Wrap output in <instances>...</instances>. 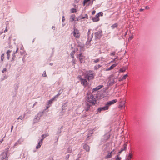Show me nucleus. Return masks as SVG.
Listing matches in <instances>:
<instances>
[{"label": "nucleus", "instance_id": "1", "mask_svg": "<svg viewBox=\"0 0 160 160\" xmlns=\"http://www.w3.org/2000/svg\"><path fill=\"white\" fill-rule=\"evenodd\" d=\"M86 101L92 105H94L96 103V98L92 94H88L86 97Z\"/></svg>", "mask_w": 160, "mask_h": 160}, {"label": "nucleus", "instance_id": "2", "mask_svg": "<svg viewBox=\"0 0 160 160\" xmlns=\"http://www.w3.org/2000/svg\"><path fill=\"white\" fill-rule=\"evenodd\" d=\"M8 153L7 151L3 152L1 155V159L2 160H6L8 159Z\"/></svg>", "mask_w": 160, "mask_h": 160}, {"label": "nucleus", "instance_id": "3", "mask_svg": "<svg viewBox=\"0 0 160 160\" xmlns=\"http://www.w3.org/2000/svg\"><path fill=\"white\" fill-rule=\"evenodd\" d=\"M94 73L93 71H89L88 73L87 74V77L88 80L93 79L94 78Z\"/></svg>", "mask_w": 160, "mask_h": 160}, {"label": "nucleus", "instance_id": "4", "mask_svg": "<svg viewBox=\"0 0 160 160\" xmlns=\"http://www.w3.org/2000/svg\"><path fill=\"white\" fill-rule=\"evenodd\" d=\"M95 37L96 39H99L102 35V32L99 30L95 33Z\"/></svg>", "mask_w": 160, "mask_h": 160}, {"label": "nucleus", "instance_id": "5", "mask_svg": "<svg viewBox=\"0 0 160 160\" xmlns=\"http://www.w3.org/2000/svg\"><path fill=\"white\" fill-rule=\"evenodd\" d=\"M73 34L74 36L77 38H79L80 36L79 31L77 29H75L74 30Z\"/></svg>", "mask_w": 160, "mask_h": 160}, {"label": "nucleus", "instance_id": "6", "mask_svg": "<svg viewBox=\"0 0 160 160\" xmlns=\"http://www.w3.org/2000/svg\"><path fill=\"white\" fill-rule=\"evenodd\" d=\"M87 41L90 42L91 40L93 37V33L90 34V30H88V34Z\"/></svg>", "mask_w": 160, "mask_h": 160}, {"label": "nucleus", "instance_id": "7", "mask_svg": "<svg viewBox=\"0 0 160 160\" xmlns=\"http://www.w3.org/2000/svg\"><path fill=\"white\" fill-rule=\"evenodd\" d=\"M117 102V100L116 99H114L111 101L108 102L106 104L108 108L112 105Z\"/></svg>", "mask_w": 160, "mask_h": 160}, {"label": "nucleus", "instance_id": "8", "mask_svg": "<svg viewBox=\"0 0 160 160\" xmlns=\"http://www.w3.org/2000/svg\"><path fill=\"white\" fill-rule=\"evenodd\" d=\"M80 80L81 81V84L84 86L88 85V82L86 79L81 78Z\"/></svg>", "mask_w": 160, "mask_h": 160}, {"label": "nucleus", "instance_id": "9", "mask_svg": "<svg viewBox=\"0 0 160 160\" xmlns=\"http://www.w3.org/2000/svg\"><path fill=\"white\" fill-rule=\"evenodd\" d=\"M78 59L79 60L80 63H81L83 62V59L84 58L83 55L82 54L80 53L78 55Z\"/></svg>", "mask_w": 160, "mask_h": 160}, {"label": "nucleus", "instance_id": "10", "mask_svg": "<svg viewBox=\"0 0 160 160\" xmlns=\"http://www.w3.org/2000/svg\"><path fill=\"white\" fill-rule=\"evenodd\" d=\"M115 153L114 150H112L111 152H109L108 154L105 157V158H108L112 156Z\"/></svg>", "mask_w": 160, "mask_h": 160}, {"label": "nucleus", "instance_id": "11", "mask_svg": "<svg viewBox=\"0 0 160 160\" xmlns=\"http://www.w3.org/2000/svg\"><path fill=\"white\" fill-rule=\"evenodd\" d=\"M108 107L107 105L106 104L105 106L98 108V111L100 112L102 110H107L108 109Z\"/></svg>", "mask_w": 160, "mask_h": 160}, {"label": "nucleus", "instance_id": "12", "mask_svg": "<svg viewBox=\"0 0 160 160\" xmlns=\"http://www.w3.org/2000/svg\"><path fill=\"white\" fill-rule=\"evenodd\" d=\"M99 16L97 14L96 15L95 17L92 18V20L94 22H96L99 21V19L98 18Z\"/></svg>", "mask_w": 160, "mask_h": 160}, {"label": "nucleus", "instance_id": "13", "mask_svg": "<svg viewBox=\"0 0 160 160\" xmlns=\"http://www.w3.org/2000/svg\"><path fill=\"white\" fill-rule=\"evenodd\" d=\"M117 64H112L109 68H107L106 70V71H109V70H111V69H112L114 67H115L117 65Z\"/></svg>", "mask_w": 160, "mask_h": 160}, {"label": "nucleus", "instance_id": "14", "mask_svg": "<svg viewBox=\"0 0 160 160\" xmlns=\"http://www.w3.org/2000/svg\"><path fill=\"white\" fill-rule=\"evenodd\" d=\"M83 148L87 151H89L90 150V147L88 145L86 144H85L83 145Z\"/></svg>", "mask_w": 160, "mask_h": 160}, {"label": "nucleus", "instance_id": "15", "mask_svg": "<svg viewBox=\"0 0 160 160\" xmlns=\"http://www.w3.org/2000/svg\"><path fill=\"white\" fill-rule=\"evenodd\" d=\"M23 139L22 138H20L18 141L14 144V146H16L18 144H21L22 142L23 141Z\"/></svg>", "mask_w": 160, "mask_h": 160}, {"label": "nucleus", "instance_id": "16", "mask_svg": "<svg viewBox=\"0 0 160 160\" xmlns=\"http://www.w3.org/2000/svg\"><path fill=\"white\" fill-rule=\"evenodd\" d=\"M127 69H128V67H123L122 68H121L120 69L119 71V72H124Z\"/></svg>", "mask_w": 160, "mask_h": 160}, {"label": "nucleus", "instance_id": "17", "mask_svg": "<svg viewBox=\"0 0 160 160\" xmlns=\"http://www.w3.org/2000/svg\"><path fill=\"white\" fill-rule=\"evenodd\" d=\"M124 147L123 149H121V150L119 152V153H121L123 151H125L126 148V146L127 144L126 143H125L124 144Z\"/></svg>", "mask_w": 160, "mask_h": 160}, {"label": "nucleus", "instance_id": "18", "mask_svg": "<svg viewBox=\"0 0 160 160\" xmlns=\"http://www.w3.org/2000/svg\"><path fill=\"white\" fill-rule=\"evenodd\" d=\"M90 107V105L88 103H86V107L85 109V110L86 111H88Z\"/></svg>", "mask_w": 160, "mask_h": 160}, {"label": "nucleus", "instance_id": "19", "mask_svg": "<svg viewBox=\"0 0 160 160\" xmlns=\"http://www.w3.org/2000/svg\"><path fill=\"white\" fill-rule=\"evenodd\" d=\"M75 19V15H71L70 18V21H73Z\"/></svg>", "mask_w": 160, "mask_h": 160}, {"label": "nucleus", "instance_id": "20", "mask_svg": "<svg viewBox=\"0 0 160 160\" xmlns=\"http://www.w3.org/2000/svg\"><path fill=\"white\" fill-rule=\"evenodd\" d=\"M25 118V115H21L18 118V119H20L21 120H23Z\"/></svg>", "mask_w": 160, "mask_h": 160}, {"label": "nucleus", "instance_id": "21", "mask_svg": "<svg viewBox=\"0 0 160 160\" xmlns=\"http://www.w3.org/2000/svg\"><path fill=\"white\" fill-rule=\"evenodd\" d=\"M62 92H63V89H60L59 91V93L57 95H56L55 96V97H58V96H59V95H60L61 94Z\"/></svg>", "mask_w": 160, "mask_h": 160}, {"label": "nucleus", "instance_id": "22", "mask_svg": "<svg viewBox=\"0 0 160 160\" xmlns=\"http://www.w3.org/2000/svg\"><path fill=\"white\" fill-rule=\"evenodd\" d=\"M75 53V52L74 51H72L71 52V53H70V56H71V57L72 58H74V54Z\"/></svg>", "mask_w": 160, "mask_h": 160}, {"label": "nucleus", "instance_id": "23", "mask_svg": "<svg viewBox=\"0 0 160 160\" xmlns=\"http://www.w3.org/2000/svg\"><path fill=\"white\" fill-rule=\"evenodd\" d=\"M101 66V65L100 64H98V65L95 66L94 67V69L95 70H97Z\"/></svg>", "mask_w": 160, "mask_h": 160}, {"label": "nucleus", "instance_id": "24", "mask_svg": "<svg viewBox=\"0 0 160 160\" xmlns=\"http://www.w3.org/2000/svg\"><path fill=\"white\" fill-rule=\"evenodd\" d=\"M11 52L10 50H8L7 52V58L8 59L9 58L10 55L9 53Z\"/></svg>", "mask_w": 160, "mask_h": 160}, {"label": "nucleus", "instance_id": "25", "mask_svg": "<svg viewBox=\"0 0 160 160\" xmlns=\"http://www.w3.org/2000/svg\"><path fill=\"white\" fill-rule=\"evenodd\" d=\"M71 11L72 13H75L76 12V10L74 8H72L71 9Z\"/></svg>", "mask_w": 160, "mask_h": 160}, {"label": "nucleus", "instance_id": "26", "mask_svg": "<svg viewBox=\"0 0 160 160\" xmlns=\"http://www.w3.org/2000/svg\"><path fill=\"white\" fill-rule=\"evenodd\" d=\"M117 26V24L116 23H115V24H113V25H112V26H111V28H112V29H114V28H116Z\"/></svg>", "mask_w": 160, "mask_h": 160}, {"label": "nucleus", "instance_id": "27", "mask_svg": "<svg viewBox=\"0 0 160 160\" xmlns=\"http://www.w3.org/2000/svg\"><path fill=\"white\" fill-rule=\"evenodd\" d=\"M42 144L40 143V142H38V145L36 146V148L37 149H38L40 148Z\"/></svg>", "mask_w": 160, "mask_h": 160}, {"label": "nucleus", "instance_id": "28", "mask_svg": "<svg viewBox=\"0 0 160 160\" xmlns=\"http://www.w3.org/2000/svg\"><path fill=\"white\" fill-rule=\"evenodd\" d=\"M132 155L131 153H130L129 155L128 156V159L129 160V159H132Z\"/></svg>", "mask_w": 160, "mask_h": 160}, {"label": "nucleus", "instance_id": "29", "mask_svg": "<svg viewBox=\"0 0 160 160\" xmlns=\"http://www.w3.org/2000/svg\"><path fill=\"white\" fill-rule=\"evenodd\" d=\"M127 76H128V75L127 74H125V75H124V76H123V77L121 79V80H122L126 79Z\"/></svg>", "mask_w": 160, "mask_h": 160}, {"label": "nucleus", "instance_id": "30", "mask_svg": "<svg viewBox=\"0 0 160 160\" xmlns=\"http://www.w3.org/2000/svg\"><path fill=\"white\" fill-rule=\"evenodd\" d=\"M90 0H84L83 2V6H85V4L89 1Z\"/></svg>", "mask_w": 160, "mask_h": 160}, {"label": "nucleus", "instance_id": "31", "mask_svg": "<svg viewBox=\"0 0 160 160\" xmlns=\"http://www.w3.org/2000/svg\"><path fill=\"white\" fill-rule=\"evenodd\" d=\"M49 135L48 134H43L42 135V138H44V139L46 137L48 136Z\"/></svg>", "mask_w": 160, "mask_h": 160}, {"label": "nucleus", "instance_id": "32", "mask_svg": "<svg viewBox=\"0 0 160 160\" xmlns=\"http://www.w3.org/2000/svg\"><path fill=\"white\" fill-rule=\"evenodd\" d=\"M72 64L74 65L76 63V61L74 59H73L72 61Z\"/></svg>", "mask_w": 160, "mask_h": 160}, {"label": "nucleus", "instance_id": "33", "mask_svg": "<svg viewBox=\"0 0 160 160\" xmlns=\"http://www.w3.org/2000/svg\"><path fill=\"white\" fill-rule=\"evenodd\" d=\"M98 90H99V89L97 87L95 88H94L93 89L92 92H93L94 91H97Z\"/></svg>", "mask_w": 160, "mask_h": 160}, {"label": "nucleus", "instance_id": "34", "mask_svg": "<svg viewBox=\"0 0 160 160\" xmlns=\"http://www.w3.org/2000/svg\"><path fill=\"white\" fill-rule=\"evenodd\" d=\"M4 54H2L1 55V61H3V59H4Z\"/></svg>", "mask_w": 160, "mask_h": 160}, {"label": "nucleus", "instance_id": "35", "mask_svg": "<svg viewBox=\"0 0 160 160\" xmlns=\"http://www.w3.org/2000/svg\"><path fill=\"white\" fill-rule=\"evenodd\" d=\"M54 99V98H52L49 100L48 102L49 104H51L52 103V101Z\"/></svg>", "mask_w": 160, "mask_h": 160}, {"label": "nucleus", "instance_id": "36", "mask_svg": "<svg viewBox=\"0 0 160 160\" xmlns=\"http://www.w3.org/2000/svg\"><path fill=\"white\" fill-rule=\"evenodd\" d=\"M97 14L99 16H102L103 15V13L102 12H100L98 13Z\"/></svg>", "mask_w": 160, "mask_h": 160}, {"label": "nucleus", "instance_id": "37", "mask_svg": "<svg viewBox=\"0 0 160 160\" xmlns=\"http://www.w3.org/2000/svg\"><path fill=\"white\" fill-rule=\"evenodd\" d=\"M119 107L120 108L125 107L124 104H120L119 105Z\"/></svg>", "mask_w": 160, "mask_h": 160}, {"label": "nucleus", "instance_id": "38", "mask_svg": "<svg viewBox=\"0 0 160 160\" xmlns=\"http://www.w3.org/2000/svg\"><path fill=\"white\" fill-rule=\"evenodd\" d=\"M103 87V85H99L97 87L99 89H100L102 87Z\"/></svg>", "mask_w": 160, "mask_h": 160}, {"label": "nucleus", "instance_id": "39", "mask_svg": "<svg viewBox=\"0 0 160 160\" xmlns=\"http://www.w3.org/2000/svg\"><path fill=\"white\" fill-rule=\"evenodd\" d=\"M47 76L46 75V72L45 71H44V72H43V74H42V76L43 77H46Z\"/></svg>", "mask_w": 160, "mask_h": 160}, {"label": "nucleus", "instance_id": "40", "mask_svg": "<svg viewBox=\"0 0 160 160\" xmlns=\"http://www.w3.org/2000/svg\"><path fill=\"white\" fill-rule=\"evenodd\" d=\"M6 71V68H4L2 71V73H4Z\"/></svg>", "mask_w": 160, "mask_h": 160}, {"label": "nucleus", "instance_id": "41", "mask_svg": "<svg viewBox=\"0 0 160 160\" xmlns=\"http://www.w3.org/2000/svg\"><path fill=\"white\" fill-rule=\"evenodd\" d=\"M99 59H97L94 61V62L95 63H97L98 62H99Z\"/></svg>", "mask_w": 160, "mask_h": 160}, {"label": "nucleus", "instance_id": "42", "mask_svg": "<svg viewBox=\"0 0 160 160\" xmlns=\"http://www.w3.org/2000/svg\"><path fill=\"white\" fill-rule=\"evenodd\" d=\"M105 136H107V138H106L107 139L110 136L109 134H107V135H105Z\"/></svg>", "mask_w": 160, "mask_h": 160}, {"label": "nucleus", "instance_id": "43", "mask_svg": "<svg viewBox=\"0 0 160 160\" xmlns=\"http://www.w3.org/2000/svg\"><path fill=\"white\" fill-rule=\"evenodd\" d=\"M133 38V36H132L130 37L129 38V40H131Z\"/></svg>", "mask_w": 160, "mask_h": 160}, {"label": "nucleus", "instance_id": "44", "mask_svg": "<svg viewBox=\"0 0 160 160\" xmlns=\"http://www.w3.org/2000/svg\"><path fill=\"white\" fill-rule=\"evenodd\" d=\"M118 158L116 159V160H120L121 159V158L120 157H119V155H118Z\"/></svg>", "mask_w": 160, "mask_h": 160}, {"label": "nucleus", "instance_id": "45", "mask_svg": "<svg viewBox=\"0 0 160 160\" xmlns=\"http://www.w3.org/2000/svg\"><path fill=\"white\" fill-rule=\"evenodd\" d=\"M65 19L64 18V16H63L62 17V22H63L64 20H65Z\"/></svg>", "mask_w": 160, "mask_h": 160}, {"label": "nucleus", "instance_id": "46", "mask_svg": "<svg viewBox=\"0 0 160 160\" xmlns=\"http://www.w3.org/2000/svg\"><path fill=\"white\" fill-rule=\"evenodd\" d=\"M145 8L147 9H149V8L148 6H147L146 7H145Z\"/></svg>", "mask_w": 160, "mask_h": 160}, {"label": "nucleus", "instance_id": "47", "mask_svg": "<svg viewBox=\"0 0 160 160\" xmlns=\"http://www.w3.org/2000/svg\"><path fill=\"white\" fill-rule=\"evenodd\" d=\"M95 13V11H92V15H93Z\"/></svg>", "mask_w": 160, "mask_h": 160}, {"label": "nucleus", "instance_id": "48", "mask_svg": "<svg viewBox=\"0 0 160 160\" xmlns=\"http://www.w3.org/2000/svg\"><path fill=\"white\" fill-rule=\"evenodd\" d=\"M7 28H6V29H5V30L4 31V33H5V32H7Z\"/></svg>", "mask_w": 160, "mask_h": 160}, {"label": "nucleus", "instance_id": "49", "mask_svg": "<svg viewBox=\"0 0 160 160\" xmlns=\"http://www.w3.org/2000/svg\"><path fill=\"white\" fill-rule=\"evenodd\" d=\"M42 140H40L39 141V142H40V143L42 144Z\"/></svg>", "mask_w": 160, "mask_h": 160}, {"label": "nucleus", "instance_id": "50", "mask_svg": "<svg viewBox=\"0 0 160 160\" xmlns=\"http://www.w3.org/2000/svg\"><path fill=\"white\" fill-rule=\"evenodd\" d=\"M13 128V126H12L11 127V132L12 131V130Z\"/></svg>", "mask_w": 160, "mask_h": 160}, {"label": "nucleus", "instance_id": "51", "mask_svg": "<svg viewBox=\"0 0 160 160\" xmlns=\"http://www.w3.org/2000/svg\"><path fill=\"white\" fill-rule=\"evenodd\" d=\"M3 141V140L2 139V140H1L0 141V143H1Z\"/></svg>", "mask_w": 160, "mask_h": 160}, {"label": "nucleus", "instance_id": "52", "mask_svg": "<svg viewBox=\"0 0 160 160\" xmlns=\"http://www.w3.org/2000/svg\"><path fill=\"white\" fill-rule=\"evenodd\" d=\"M111 54L112 55H114L115 54V53L114 52H113L111 53Z\"/></svg>", "mask_w": 160, "mask_h": 160}, {"label": "nucleus", "instance_id": "53", "mask_svg": "<svg viewBox=\"0 0 160 160\" xmlns=\"http://www.w3.org/2000/svg\"><path fill=\"white\" fill-rule=\"evenodd\" d=\"M143 10H144V9H140V11H142Z\"/></svg>", "mask_w": 160, "mask_h": 160}, {"label": "nucleus", "instance_id": "54", "mask_svg": "<svg viewBox=\"0 0 160 160\" xmlns=\"http://www.w3.org/2000/svg\"><path fill=\"white\" fill-rule=\"evenodd\" d=\"M92 3H93V2H91V3H89L88 4V5H89V4H91L92 5Z\"/></svg>", "mask_w": 160, "mask_h": 160}, {"label": "nucleus", "instance_id": "55", "mask_svg": "<svg viewBox=\"0 0 160 160\" xmlns=\"http://www.w3.org/2000/svg\"><path fill=\"white\" fill-rule=\"evenodd\" d=\"M85 18V17H82V18H82V19H84Z\"/></svg>", "mask_w": 160, "mask_h": 160}, {"label": "nucleus", "instance_id": "56", "mask_svg": "<svg viewBox=\"0 0 160 160\" xmlns=\"http://www.w3.org/2000/svg\"><path fill=\"white\" fill-rule=\"evenodd\" d=\"M44 139V138H42L41 139V140H42V141H43V140Z\"/></svg>", "mask_w": 160, "mask_h": 160}, {"label": "nucleus", "instance_id": "57", "mask_svg": "<svg viewBox=\"0 0 160 160\" xmlns=\"http://www.w3.org/2000/svg\"><path fill=\"white\" fill-rule=\"evenodd\" d=\"M36 103V102H35L33 104V106H34L35 105Z\"/></svg>", "mask_w": 160, "mask_h": 160}, {"label": "nucleus", "instance_id": "58", "mask_svg": "<svg viewBox=\"0 0 160 160\" xmlns=\"http://www.w3.org/2000/svg\"><path fill=\"white\" fill-rule=\"evenodd\" d=\"M85 17H88V15H87V14H86L85 15Z\"/></svg>", "mask_w": 160, "mask_h": 160}, {"label": "nucleus", "instance_id": "59", "mask_svg": "<svg viewBox=\"0 0 160 160\" xmlns=\"http://www.w3.org/2000/svg\"><path fill=\"white\" fill-rule=\"evenodd\" d=\"M76 21H78V18H77V19L76 20ZM75 21H76V20Z\"/></svg>", "mask_w": 160, "mask_h": 160}, {"label": "nucleus", "instance_id": "60", "mask_svg": "<svg viewBox=\"0 0 160 160\" xmlns=\"http://www.w3.org/2000/svg\"><path fill=\"white\" fill-rule=\"evenodd\" d=\"M48 108H49V107H48V106H47V107H46V108H47V109H48Z\"/></svg>", "mask_w": 160, "mask_h": 160}, {"label": "nucleus", "instance_id": "61", "mask_svg": "<svg viewBox=\"0 0 160 160\" xmlns=\"http://www.w3.org/2000/svg\"><path fill=\"white\" fill-rule=\"evenodd\" d=\"M54 28V27H52V29H53V28Z\"/></svg>", "mask_w": 160, "mask_h": 160}, {"label": "nucleus", "instance_id": "62", "mask_svg": "<svg viewBox=\"0 0 160 160\" xmlns=\"http://www.w3.org/2000/svg\"><path fill=\"white\" fill-rule=\"evenodd\" d=\"M68 157H69V155H68Z\"/></svg>", "mask_w": 160, "mask_h": 160}, {"label": "nucleus", "instance_id": "63", "mask_svg": "<svg viewBox=\"0 0 160 160\" xmlns=\"http://www.w3.org/2000/svg\"><path fill=\"white\" fill-rule=\"evenodd\" d=\"M126 34H127V32H126V33H125V35H126Z\"/></svg>", "mask_w": 160, "mask_h": 160}, {"label": "nucleus", "instance_id": "64", "mask_svg": "<svg viewBox=\"0 0 160 160\" xmlns=\"http://www.w3.org/2000/svg\"><path fill=\"white\" fill-rule=\"evenodd\" d=\"M71 152V151H70L69 152V153H70V152Z\"/></svg>", "mask_w": 160, "mask_h": 160}]
</instances>
